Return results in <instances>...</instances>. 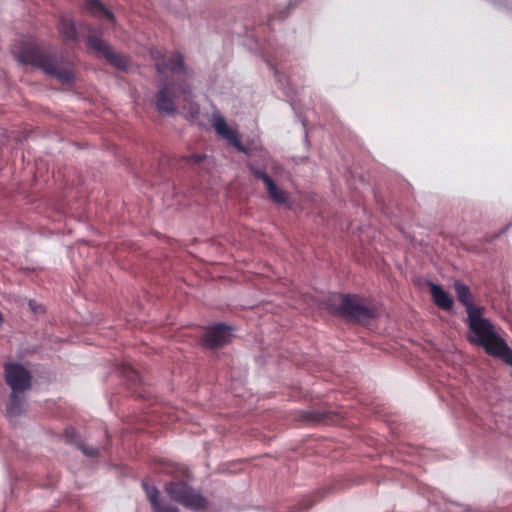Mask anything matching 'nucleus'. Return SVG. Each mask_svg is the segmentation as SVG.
I'll return each instance as SVG.
<instances>
[{
	"label": "nucleus",
	"instance_id": "nucleus-1",
	"mask_svg": "<svg viewBox=\"0 0 512 512\" xmlns=\"http://www.w3.org/2000/svg\"><path fill=\"white\" fill-rule=\"evenodd\" d=\"M482 314L483 309L468 316L469 329L473 334L471 342L478 344L487 353L501 358L512 366V350L496 332L491 322L482 317Z\"/></svg>",
	"mask_w": 512,
	"mask_h": 512
},
{
	"label": "nucleus",
	"instance_id": "nucleus-2",
	"mask_svg": "<svg viewBox=\"0 0 512 512\" xmlns=\"http://www.w3.org/2000/svg\"><path fill=\"white\" fill-rule=\"evenodd\" d=\"M14 54L19 62L37 66L46 74L57 78L63 83H69L73 80L71 69L58 67L51 60L42 57L34 47H29L24 51L15 50Z\"/></svg>",
	"mask_w": 512,
	"mask_h": 512
},
{
	"label": "nucleus",
	"instance_id": "nucleus-3",
	"mask_svg": "<svg viewBox=\"0 0 512 512\" xmlns=\"http://www.w3.org/2000/svg\"><path fill=\"white\" fill-rule=\"evenodd\" d=\"M164 491L175 502L192 510L207 507V500L184 481H171L164 485Z\"/></svg>",
	"mask_w": 512,
	"mask_h": 512
},
{
	"label": "nucleus",
	"instance_id": "nucleus-4",
	"mask_svg": "<svg viewBox=\"0 0 512 512\" xmlns=\"http://www.w3.org/2000/svg\"><path fill=\"white\" fill-rule=\"evenodd\" d=\"M190 97V93L185 89L176 91L174 87L167 86L159 91L156 105L159 111L166 113H173L178 105L195 117L199 114V107L190 102Z\"/></svg>",
	"mask_w": 512,
	"mask_h": 512
},
{
	"label": "nucleus",
	"instance_id": "nucleus-5",
	"mask_svg": "<svg viewBox=\"0 0 512 512\" xmlns=\"http://www.w3.org/2000/svg\"><path fill=\"white\" fill-rule=\"evenodd\" d=\"M339 310L343 316L360 323H367L377 316L376 308L356 295L343 296Z\"/></svg>",
	"mask_w": 512,
	"mask_h": 512
},
{
	"label": "nucleus",
	"instance_id": "nucleus-6",
	"mask_svg": "<svg viewBox=\"0 0 512 512\" xmlns=\"http://www.w3.org/2000/svg\"><path fill=\"white\" fill-rule=\"evenodd\" d=\"M5 379L14 393L27 390L31 386L29 371L18 364L10 363L5 365Z\"/></svg>",
	"mask_w": 512,
	"mask_h": 512
},
{
	"label": "nucleus",
	"instance_id": "nucleus-7",
	"mask_svg": "<svg viewBox=\"0 0 512 512\" xmlns=\"http://www.w3.org/2000/svg\"><path fill=\"white\" fill-rule=\"evenodd\" d=\"M90 48L101 52L104 57L116 68L126 71L131 67L130 59L123 55L116 54L106 43L98 38H90L88 40Z\"/></svg>",
	"mask_w": 512,
	"mask_h": 512
},
{
	"label": "nucleus",
	"instance_id": "nucleus-8",
	"mask_svg": "<svg viewBox=\"0 0 512 512\" xmlns=\"http://www.w3.org/2000/svg\"><path fill=\"white\" fill-rule=\"evenodd\" d=\"M233 337L232 328L224 324H217L209 328L204 336V343L209 348H218L228 344Z\"/></svg>",
	"mask_w": 512,
	"mask_h": 512
},
{
	"label": "nucleus",
	"instance_id": "nucleus-9",
	"mask_svg": "<svg viewBox=\"0 0 512 512\" xmlns=\"http://www.w3.org/2000/svg\"><path fill=\"white\" fill-rule=\"evenodd\" d=\"M212 125L218 135H220L222 138L231 143L240 152H246V149L238 139L236 132L229 128L225 119L222 116L214 115Z\"/></svg>",
	"mask_w": 512,
	"mask_h": 512
},
{
	"label": "nucleus",
	"instance_id": "nucleus-10",
	"mask_svg": "<svg viewBox=\"0 0 512 512\" xmlns=\"http://www.w3.org/2000/svg\"><path fill=\"white\" fill-rule=\"evenodd\" d=\"M251 171L257 179H260L265 183L267 191L275 203L288 204L289 198L287 194L280 189L266 173L254 167L251 168Z\"/></svg>",
	"mask_w": 512,
	"mask_h": 512
},
{
	"label": "nucleus",
	"instance_id": "nucleus-11",
	"mask_svg": "<svg viewBox=\"0 0 512 512\" xmlns=\"http://www.w3.org/2000/svg\"><path fill=\"white\" fill-rule=\"evenodd\" d=\"M454 287L457 299L465 306L468 316L483 309L481 307H476L473 305L472 294L470 292L469 287L466 284H464L461 281H455Z\"/></svg>",
	"mask_w": 512,
	"mask_h": 512
},
{
	"label": "nucleus",
	"instance_id": "nucleus-12",
	"mask_svg": "<svg viewBox=\"0 0 512 512\" xmlns=\"http://www.w3.org/2000/svg\"><path fill=\"white\" fill-rule=\"evenodd\" d=\"M429 286L433 300L438 307L444 310H449L453 307V300L445 290L434 283H430Z\"/></svg>",
	"mask_w": 512,
	"mask_h": 512
},
{
	"label": "nucleus",
	"instance_id": "nucleus-13",
	"mask_svg": "<svg viewBox=\"0 0 512 512\" xmlns=\"http://www.w3.org/2000/svg\"><path fill=\"white\" fill-rule=\"evenodd\" d=\"M151 56L158 61L160 58V53L158 51H151ZM183 60L179 54H175L172 56L171 64L156 62L157 69L159 71H163L164 69H169L171 71H176L178 68L182 66Z\"/></svg>",
	"mask_w": 512,
	"mask_h": 512
},
{
	"label": "nucleus",
	"instance_id": "nucleus-14",
	"mask_svg": "<svg viewBox=\"0 0 512 512\" xmlns=\"http://www.w3.org/2000/svg\"><path fill=\"white\" fill-rule=\"evenodd\" d=\"M85 7L91 14L97 15L99 17L104 16L110 20H113L112 13L107 10L98 0H86Z\"/></svg>",
	"mask_w": 512,
	"mask_h": 512
},
{
	"label": "nucleus",
	"instance_id": "nucleus-15",
	"mask_svg": "<svg viewBox=\"0 0 512 512\" xmlns=\"http://www.w3.org/2000/svg\"><path fill=\"white\" fill-rule=\"evenodd\" d=\"M59 31L65 40H72L76 36L74 23L70 19H62L60 22Z\"/></svg>",
	"mask_w": 512,
	"mask_h": 512
},
{
	"label": "nucleus",
	"instance_id": "nucleus-16",
	"mask_svg": "<svg viewBox=\"0 0 512 512\" xmlns=\"http://www.w3.org/2000/svg\"><path fill=\"white\" fill-rule=\"evenodd\" d=\"M22 400L18 398L17 393L12 392L10 404L7 407V413L9 417L18 415L21 412Z\"/></svg>",
	"mask_w": 512,
	"mask_h": 512
},
{
	"label": "nucleus",
	"instance_id": "nucleus-17",
	"mask_svg": "<svg viewBox=\"0 0 512 512\" xmlns=\"http://www.w3.org/2000/svg\"><path fill=\"white\" fill-rule=\"evenodd\" d=\"M145 490L152 507H154L158 502H160L158 499L159 491L155 487L148 486H145Z\"/></svg>",
	"mask_w": 512,
	"mask_h": 512
},
{
	"label": "nucleus",
	"instance_id": "nucleus-18",
	"mask_svg": "<svg viewBox=\"0 0 512 512\" xmlns=\"http://www.w3.org/2000/svg\"><path fill=\"white\" fill-rule=\"evenodd\" d=\"M154 512H179L178 508L171 504H165L162 502H158L153 507Z\"/></svg>",
	"mask_w": 512,
	"mask_h": 512
},
{
	"label": "nucleus",
	"instance_id": "nucleus-19",
	"mask_svg": "<svg viewBox=\"0 0 512 512\" xmlns=\"http://www.w3.org/2000/svg\"><path fill=\"white\" fill-rule=\"evenodd\" d=\"M446 511L447 512H469V509L465 505L451 502L448 504Z\"/></svg>",
	"mask_w": 512,
	"mask_h": 512
},
{
	"label": "nucleus",
	"instance_id": "nucleus-20",
	"mask_svg": "<svg viewBox=\"0 0 512 512\" xmlns=\"http://www.w3.org/2000/svg\"><path fill=\"white\" fill-rule=\"evenodd\" d=\"M81 449H82L83 453L87 456H95L97 454V450L94 448L88 449L86 447H82Z\"/></svg>",
	"mask_w": 512,
	"mask_h": 512
},
{
	"label": "nucleus",
	"instance_id": "nucleus-21",
	"mask_svg": "<svg viewBox=\"0 0 512 512\" xmlns=\"http://www.w3.org/2000/svg\"><path fill=\"white\" fill-rule=\"evenodd\" d=\"M186 472V469L185 468H181L180 469V474H184Z\"/></svg>",
	"mask_w": 512,
	"mask_h": 512
}]
</instances>
